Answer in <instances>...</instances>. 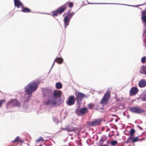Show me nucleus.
I'll use <instances>...</instances> for the list:
<instances>
[{"instance_id": "nucleus-1", "label": "nucleus", "mask_w": 146, "mask_h": 146, "mask_svg": "<svg viewBox=\"0 0 146 146\" xmlns=\"http://www.w3.org/2000/svg\"><path fill=\"white\" fill-rule=\"evenodd\" d=\"M38 86V84L35 82H31L25 86V91L26 93V95H28L27 98L25 100L26 102H29L33 93L36 90Z\"/></svg>"}, {"instance_id": "nucleus-2", "label": "nucleus", "mask_w": 146, "mask_h": 146, "mask_svg": "<svg viewBox=\"0 0 146 146\" xmlns=\"http://www.w3.org/2000/svg\"><path fill=\"white\" fill-rule=\"evenodd\" d=\"M47 100H44V104L46 105H50L51 107L57 106V101H56V98L52 96H49Z\"/></svg>"}, {"instance_id": "nucleus-3", "label": "nucleus", "mask_w": 146, "mask_h": 146, "mask_svg": "<svg viewBox=\"0 0 146 146\" xmlns=\"http://www.w3.org/2000/svg\"><path fill=\"white\" fill-rule=\"evenodd\" d=\"M110 90H107L101 101V104H105L107 103L109 99L110 98Z\"/></svg>"}, {"instance_id": "nucleus-4", "label": "nucleus", "mask_w": 146, "mask_h": 146, "mask_svg": "<svg viewBox=\"0 0 146 146\" xmlns=\"http://www.w3.org/2000/svg\"><path fill=\"white\" fill-rule=\"evenodd\" d=\"M74 13H68V15L65 16L64 18V27L66 28L67 26L69 25L70 20L71 18L74 14Z\"/></svg>"}, {"instance_id": "nucleus-5", "label": "nucleus", "mask_w": 146, "mask_h": 146, "mask_svg": "<svg viewBox=\"0 0 146 146\" xmlns=\"http://www.w3.org/2000/svg\"><path fill=\"white\" fill-rule=\"evenodd\" d=\"M20 105V103L19 101L16 100H12L7 104V108H9L15 106H19Z\"/></svg>"}, {"instance_id": "nucleus-6", "label": "nucleus", "mask_w": 146, "mask_h": 146, "mask_svg": "<svg viewBox=\"0 0 146 146\" xmlns=\"http://www.w3.org/2000/svg\"><path fill=\"white\" fill-rule=\"evenodd\" d=\"M130 111L133 113H141L144 112V110L138 107H134L130 108Z\"/></svg>"}, {"instance_id": "nucleus-7", "label": "nucleus", "mask_w": 146, "mask_h": 146, "mask_svg": "<svg viewBox=\"0 0 146 146\" xmlns=\"http://www.w3.org/2000/svg\"><path fill=\"white\" fill-rule=\"evenodd\" d=\"M88 112V109L86 107L82 108L79 110H77L76 111L77 115L79 116L84 115L85 114L87 113Z\"/></svg>"}, {"instance_id": "nucleus-8", "label": "nucleus", "mask_w": 146, "mask_h": 146, "mask_svg": "<svg viewBox=\"0 0 146 146\" xmlns=\"http://www.w3.org/2000/svg\"><path fill=\"white\" fill-rule=\"evenodd\" d=\"M102 121V118H99L95 119L91 122H89V123L91 126H96L100 125Z\"/></svg>"}, {"instance_id": "nucleus-9", "label": "nucleus", "mask_w": 146, "mask_h": 146, "mask_svg": "<svg viewBox=\"0 0 146 146\" xmlns=\"http://www.w3.org/2000/svg\"><path fill=\"white\" fill-rule=\"evenodd\" d=\"M87 96L85 95L84 94L79 92L77 95H76V98L77 101L78 102L82 101L84 98H87Z\"/></svg>"}, {"instance_id": "nucleus-10", "label": "nucleus", "mask_w": 146, "mask_h": 146, "mask_svg": "<svg viewBox=\"0 0 146 146\" xmlns=\"http://www.w3.org/2000/svg\"><path fill=\"white\" fill-rule=\"evenodd\" d=\"M75 99L74 96H69L68 98V101L66 102L67 105L69 106L74 105L75 102Z\"/></svg>"}, {"instance_id": "nucleus-11", "label": "nucleus", "mask_w": 146, "mask_h": 146, "mask_svg": "<svg viewBox=\"0 0 146 146\" xmlns=\"http://www.w3.org/2000/svg\"><path fill=\"white\" fill-rule=\"evenodd\" d=\"M143 7L145 9L142 11L141 19L142 22L146 24V5H145Z\"/></svg>"}, {"instance_id": "nucleus-12", "label": "nucleus", "mask_w": 146, "mask_h": 146, "mask_svg": "<svg viewBox=\"0 0 146 146\" xmlns=\"http://www.w3.org/2000/svg\"><path fill=\"white\" fill-rule=\"evenodd\" d=\"M144 138H142V139H139L138 137H136L135 138L133 137H132L129 136L127 138V143H128L129 142V141H131V142L133 143L134 142H137L139 141H141L144 140Z\"/></svg>"}, {"instance_id": "nucleus-13", "label": "nucleus", "mask_w": 146, "mask_h": 146, "mask_svg": "<svg viewBox=\"0 0 146 146\" xmlns=\"http://www.w3.org/2000/svg\"><path fill=\"white\" fill-rule=\"evenodd\" d=\"M139 91L138 88L136 87H133L131 88L129 91V95L131 96L136 94Z\"/></svg>"}, {"instance_id": "nucleus-14", "label": "nucleus", "mask_w": 146, "mask_h": 146, "mask_svg": "<svg viewBox=\"0 0 146 146\" xmlns=\"http://www.w3.org/2000/svg\"><path fill=\"white\" fill-rule=\"evenodd\" d=\"M66 9V4H64L63 5H62L60 7H59L57 10L59 14H61Z\"/></svg>"}, {"instance_id": "nucleus-15", "label": "nucleus", "mask_w": 146, "mask_h": 146, "mask_svg": "<svg viewBox=\"0 0 146 146\" xmlns=\"http://www.w3.org/2000/svg\"><path fill=\"white\" fill-rule=\"evenodd\" d=\"M138 85L140 88L145 87L146 86V80L144 79H142L139 82Z\"/></svg>"}, {"instance_id": "nucleus-16", "label": "nucleus", "mask_w": 146, "mask_h": 146, "mask_svg": "<svg viewBox=\"0 0 146 146\" xmlns=\"http://www.w3.org/2000/svg\"><path fill=\"white\" fill-rule=\"evenodd\" d=\"M55 62H57L58 63L61 64L63 62V59L61 58L56 57L54 60V62L53 63L52 66L53 67L54 64V63Z\"/></svg>"}, {"instance_id": "nucleus-17", "label": "nucleus", "mask_w": 146, "mask_h": 146, "mask_svg": "<svg viewBox=\"0 0 146 146\" xmlns=\"http://www.w3.org/2000/svg\"><path fill=\"white\" fill-rule=\"evenodd\" d=\"M62 92L60 91H55L53 93V97L60 98Z\"/></svg>"}, {"instance_id": "nucleus-18", "label": "nucleus", "mask_w": 146, "mask_h": 146, "mask_svg": "<svg viewBox=\"0 0 146 146\" xmlns=\"http://www.w3.org/2000/svg\"><path fill=\"white\" fill-rule=\"evenodd\" d=\"M14 2L15 6L17 7V8H19L21 6H23L19 0H14Z\"/></svg>"}, {"instance_id": "nucleus-19", "label": "nucleus", "mask_w": 146, "mask_h": 146, "mask_svg": "<svg viewBox=\"0 0 146 146\" xmlns=\"http://www.w3.org/2000/svg\"><path fill=\"white\" fill-rule=\"evenodd\" d=\"M22 9L21 11L24 13H28L31 12V11L29 8L27 7H21Z\"/></svg>"}, {"instance_id": "nucleus-20", "label": "nucleus", "mask_w": 146, "mask_h": 146, "mask_svg": "<svg viewBox=\"0 0 146 146\" xmlns=\"http://www.w3.org/2000/svg\"><path fill=\"white\" fill-rule=\"evenodd\" d=\"M62 129L63 130L68 131L70 132L74 131L76 130L75 128H73L71 129H68L67 126H66V127L64 128H62Z\"/></svg>"}, {"instance_id": "nucleus-21", "label": "nucleus", "mask_w": 146, "mask_h": 146, "mask_svg": "<svg viewBox=\"0 0 146 146\" xmlns=\"http://www.w3.org/2000/svg\"><path fill=\"white\" fill-rule=\"evenodd\" d=\"M12 143H15L16 142H19L21 143L23 142V140L19 138L18 137H17L14 140L12 141Z\"/></svg>"}, {"instance_id": "nucleus-22", "label": "nucleus", "mask_w": 146, "mask_h": 146, "mask_svg": "<svg viewBox=\"0 0 146 146\" xmlns=\"http://www.w3.org/2000/svg\"><path fill=\"white\" fill-rule=\"evenodd\" d=\"M56 88L57 89H61L62 87V85L60 82H57L56 84Z\"/></svg>"}, {"instance_id": "nucleus-23", "label": "nucleus", "mask_w": 146, "mask_h": 146, "mask_svg": "<svg viewBox=\"0 0 146 146\" xmlns=\"http://www.w3.org/2000/svg\"><path fill=\"white\" fill-rule=\"evenodd\" d=\"M35 141L36 143H38L40 142H43L44 141V139L42 137H40L38 138Z\"/></svg>"}, {"instance_id": "nucleus-24", "label": "nucleus", "mask_w": 146, "mask_h": 146, "mask_svg": "<svg viewBox=\"0 0 146 146\" xmlns=\"http://www.w3.org/2000/svg\"><path fill=\"white\" fill-rule=\"evenodd\" d=\"M52 13V14L51 15L53 17L55 16H57L59 14L57 9L56 11H53Z\"/></svg>"}, {"instance_id": "nucleus-25", "label": "nucleus", "mask_w": 146, "mask_h": 146, "mask_svg": "<svg viewBox=\"0 0 146 146\" xmlns=\"http://www.w3.org/2000/svg\"><path fill=\"white\" fill-rule=\"evenodd\" d=\"M65 4H66V8L67 7V5H68V6L69 7L72 8L73 6V3L72 2L70 3L67 2H66Z\"/></svg>"}, {"instance_id": "nucleus-26", "label": "nucleus", "mask_w": 146, "mask_h": 146, "mask_svg": "<svg viewBox=\"0 0 146 146\" xmlns=\"http://www.w3.org/2000/svg\"><path fill=\"white\" fill-rule=\"evenodd\" d=\"M135 132V130L133 129H131L130 131V136L132 137L133 134Z\"/></svg>"}, {"instance_id": "nucleus-27", "label": "nucleus", "mask_w": 146, "mask_h": 146, "mask_svg": "<svg viewBox=\"0 0 146 146\" xmlns=\"http://www.w3.org/2000/svg\"><path fill=\"white\" fill-rule=\"evenodd\" d=\"M142 70L144 72H140V73L141 74H146V67L145 66H143L142 68Z\"/></svg>"}, {"instance_id": "nucleus-28", "label": "nucleus", "mask_w": 146, "mask_h": 146, "mask_svg": "<svg viewBox=\"0 0 146 146\" xmlns=\"http://www.w3.org/2000/svg\"><path fill=\"white\" fill-rule=\"evenodd\" d=\"M141 62L143 63H145L146 62V57L144 56L141 59Z\"/></svg>"}, {"instance_id": "nucleus-29", "label": "nucleus", "mask_w": 146, "mask_h": 146, "mask_svg": "<svg viewBox=\"0 0 146 146\" xmlns=\"http://www.w3.org/2000/svg\"><path fill=\"white\" fill-rule=\"evenodd\" d=\"M111 144L113 146H115L117 144V142L115 140L111 141Z\"/></svg>"}, {"instance_id": "nucleus-30", "label": "nucleus", "mask_w": 146, "mask_h": 146, "mask_svg": "<svg viewBox=\"0 0 146 146\" xmlns=\"http://www.w3.org/2000/svg\"><path fill=\"white\" fill-rule=\"evenodd\" d=\"M5 102V100L4 99L0 100V108L2 106V104Z\"/></svg>"}, {"instance_id": "nucleus-31", "label": "nucleus", "mask_w": 146, "mask_h": 146, "mask_svg": "<svg viewBox=\"0 0 146 146\" xmlns=\"http://www.w3.org/2000/svg\"><path fill=\"white\" fill-rule=\"evenodd\" d=\"M94 106V104H90L88 105V107L90 109H92Z\"/></svg>"}, {"instance_id": "nucleus-32", "label": "nucleus", "mask_w": 146, "mask_h": 146, "mask_svg": "<svg viewBox=\"0 0 146 146\" xmlns=\"http://www.w3.org/2000/svg\"><path fill=\"white\" fill-rule=\"evenodd\" d=\"M146 33V29L145 31L143 33V35H144Z\"/></svg>"}, {"instance_id": "nucleus-33", "label": "nucleus", "mask_w": 146, "mask_h": 146, "mask_svg": "<svg viewBox=\"0 0 146 146\" xmlns=\"http://www.w3.org/2000/svg\"><path fill=\"white\" fill-rule=\"evenodd\" d=\"M138 127L141 130L142 129H143V128L142 127H141L140 126H138Z\"/></svg>"}, {"instance_id": "nucleus-34", "label": "nucleus", "mask_w": 146, "mask_h": 146, "mask_svg": "<svg viewBox=\"0 0 146 146\" xmlns=\"http://www.w3.org/2000/svg\"><path fill=\"white\" fill-rule=\"evenodd\" d=\"M145 98L144 99V101H145V100H146V95L145 96Z\"/></svg>"}, {"instance_id": "nucleus-35", "label": "nucleus", "mask_w": 146, "mask_h": 146, "mask_svg": "<svg viewBox=\"0 0 146 146\" xmlns=\"http://www.w3.org/2000/svg\"><path fill=\"white\" fill-rule=\"evenodd\" d=\"M100 146H108L107 145H101Z\"/></svg>"}, {"instance_id": "nucleus-36", "label": "nucleus", "mask_w": 146, "mask_h": 146, "mask_svg": "<svg viewBox=\"0 0 146 146\" xmlns=\"http://www.w3.org/2000/svg\"><path fill=\"white\" fill-rule=\"evenodd\" d=\"M118 119H116L115 120V122H117L118 120Z\"/></svg>"}, {"instance_id": "nucleus-37", "label": "nucleus", "mask_w": 146, "mask_h": 146, "mask_svg": "<svg viewBox=\"0 0 146 146\" xmlns=\"http://www.w3.org/2000/svg\"><path fill=\"white\" fill-rule=\"evenodd\" d=\"M111 115L113 116H116V115Z\"/></svg>"}, {"instance_id": "nucleus-38", "label": "nucleus", "mask_w": 146, "mask_h": 146, "mask_svg": "<svg viewBox=\"0 0 146 146\" xmlns=\"http://www.w3.org/2000/svg\"><path fill=\"white\" fill-rule=\"evenodd\" d=\"M138 5V6H139L142 5Z\"/></svg>"}, {"instance_id": "nucleus-39", "label": "nucleus", "mask_w": 146, "mask_h": 146, "mask_svg": "<svg viewBox=\"0 0 146 146\" xmlns=\"http://www.w3.org/2000/svg\"><path fill=\"white\" fill-rule=\"evenodd\" d=\"M141 9H142V8H140Z\"/></svg>"}, {"instance_id": "nucleus-40", "label": "nucleus", "mask_w": 146, "mask_h": 146, "mask_svg": "<svg viewBox=\"0 0 146 146\" xmlns=\"http://www.w3.org/2000/svg\"><path fill=\"white\" fill-rule=\"evenodd\" d=\"M145 4H144L143 5H145Z\"/></svg>"}]
</instances>
